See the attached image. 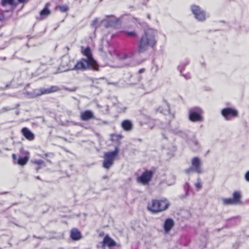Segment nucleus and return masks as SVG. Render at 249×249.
<instances>
[{
	"mask_svg": "<svg viewBox=\"0 0 249 249\" xmlns=\"http://www.w3.org/2000/svg\"><path fill=\"white\" fill-rule=\"evenodd\" d=\"M82 54L86 57L79 62V69H92L94 71L99 70V66L92 57L91 51L89 47H81Z\"/></svg>",
	"mask_w": 249,
	"mask_h": 249,
	"instance_id": "1",
	"label": "nucleus"
},
{
	"mask_svg": "<svg viewBox=\"0 0 249 249\" xmlns=\"http://www.w3.org/2000/svg\"><path fill=\"white\" fill-rule=\"evenodd\" d=\"M156 43L155 32L152 29H147L142 36L138 46L140 52L145 50L148 47L153 46Z\"/></svg>",
	"mask_w": 249,
	"mask_h": 249,
	"instance_id": "2",
	"label": "nucleus"
},
{
	"mask_svg": "<svg viewBox=\"0 0 249 249\" xmlns=\"http://www.w3.org/2000/svg\"><path fill=\"white\" fill-rule=\"evenodd\" d=\"M78 69V62L71 60L68 55H64L61 58V63L58 68L57 72H62L72 70Z\"/></svg>",
	"mask_w": 249,
	"mask_h": 249,
	"instance_id": "3",
	"label": "nucleus"
},
{
	"mask_svg": "<svg viewBox=\"0 0 249 249\" xmlns=\"http://www.w3.org/2000/svg\"><path fill=\"white\" fill-rule=\"evenodd\" d=\"M170 203L166 199H154L148 205V209L151 212L156 213L167 209Z\"/></svg>",
	"mask_w": 249,
	"mask_h": 249,
	"instance_id": "4",
	"label": "nucleus"
},
{
	"mask_svg": "<svg viewBox=\"0 0 249 249\" xmlns=\"http://www.w3.org/2000/svg\"><path fill=\"white\" fill-rule=\"evenodd\" d=\"M119 152V149L116 147L113 151L107 152L104 154L103 166L106 169H108L113 164Z\"/></svg>",
	"mask_w": 249,
	"mask_h": 249,
	"instance_id": "5",
	"label": "nucleus"
},
{
	"mask_svg": "<svg viewBox=\"0 0 249 249\" xmlns=\"http://www.w3.org/2000/svg\"><path fill=\"white\" fill-rule=\"evenodd\" d=\"M202 110L200 108L194 107L189 111V119L192 122H201L203 120L202 116Z\"/></svg>",
	"mask_w": 249,
	"mask_h": 249,
	"instance_id": "6",
	"label": "nucleus"
},
{
	"mask_svg": "<svg viewBox=\"0 0 249 249\" xmlns=\"http://www.w3.org/2000/svg\"><path fill=\"white\" fill-rule=\"evenodd\" d=\"M192 172H195L198 174L202 172L201 162L200 159L197 157L193 158L192 160V166L186 170V172L188 174Z\"/></svg>",
	"mask_w": 249,
	"mask_h": 249,
	"instance_id": "7",
	"label": "nucleus"
},
{
	"mask_svg": "<svg viewBox=\"0 0 249 249\" xmlns=\"http://www.w3.org/2000/svg\"><path fill=\"white\" fill-rule=\"evenodd\" d=\"M221 114L226 120H231L238 116V111L232 107H226L221 110Z\"/></svg>",
	"mask_w": 249,
	"mask_h": 249,
	"instance_id": "8",
	"label": "nucleus"
},
{
	"mask_svg": "<svg viewBox=\"0 0 249 249\" xmlns=\"http://www.w3.org/2000/svg\"><path fill=\"white\" fill-rule=\"evenodd\" d=\"M191 11L195 18L200 21H203L206 18V14L205 11L199 6L193 5L191 6Z\"/></svg>",
	"mask_w": 249,
	"mask_h": 249,
	"instance_id": "9",
	"label": "nucleus"
},
{
	"mask_svg": "<svg viewBox=\"0 0 249 249\" xmlns=\"http://www.w3.org/2000/svg\"><path fill=\"white\" fill-rule=\"evenodd\" d=\"M152 176V173L150 171L145 172L137 178L138 182L146 185L150 181Z\"/></svg>",
	"mask_w": 249,
	"mask_h": 249,
	"instance_id": "10",
	"label": "nucleus"
},
{
	"mask_svg": "<svg viewBox=\"0 0 249 249\" xmlns=\"http://www.w3.org/2000/svg\"><path fill=\"white\" fill-rule=\"evenodd\" d=\"M102 243V249H105L106 247L112 249V248L117 246L116 243L108 235L105 236Z\"/></svg>",
	"mask_w": 249,
	"mask_h": 249,
	"instance_id": "11",
	"label": "nucleus"
},
{
	"mask_svg": "<svg viewBox=\"0 0 249 249\" xmlns=\"http://www.w3.org/2000/svg\"><path fill=\"white\" fill-rule=\"evenodd\" d=\"M50 3H47L45 4L44 8L41 10L39 13V16L36 17V19L39 20H41L46 18L51 14V11L49 9Z\"/></svg>",
	"mask_w": 249,
	"mask_h": 249,
	"instance_id": "12",
	"label": "nucleus"
},
{
	"mask_svg": "<svg viewBox=\"0 0 249 249\" xmlns=\"http://www.w3.org/2000/svg\"><path fill=\"white\" fill-rule=\"evenodd\" d=\"M22 135L29 141H33L35 139V135L28 128L24 127L21 130Z\"/></svg>",
	"mask_w": 249,
	"mask_h": 249,
	"instance_id": "13",
	"label": "nucleus"
},
{
	"mask_svg": "<svg viewBox=\"0 0 249 249\" xmlns=\"http://www.w3.org/2000/svg\"><path fill=\"white\" fill-rule=\"evenodd\" d=\"M174 221L171 218H167L165 220L163 224V228L165 232H168L173 227Z\"/></svg>",
	"mask_w": 249,
	"mask_h": 249,
	"instance_id": "14",
	"label": "nucleus"
},
{
	"mask_svg": "<svg viewBox=\"0 0 249 249\" xmlns=\"http://www.w3.org/2000/svg\"><path fill=\"white\" fill-rule=\"evenodd\" d=\"M80 117L82 120L87 121L94 118V115L92 111L90 110H86L81 113Z\"/></svg>",
	"mask_w": 249,
	"mask_h": 249,
	"instance_id": "15",
	"label": "nucleus"
},
{
	"mask_svg": "<svg viewBox=\"0 0 249 249\" xmlns=\"http://www.w3.org/2000/svg\"><path fill=\"white\" fill-rule=\"evenodd\" d=\"M32 162L34 164H36L37 165L36 167V171L39 170L42 167H45L46 166L45 162L41 160H32Z\"/></svg>",
	"mask_w": 249,
	"mask_h": 249,
	"instance_id": "16",
	"label": "nucleus"
},
{
	"mask_svg": "<svg viewBox=\"0 0 249 249\" xmlns=\"http://www.w3.org/2000/svg\"><path fill=\"white\" fill-rule=\"evenodd\" d=\"M241 193L239 191H235L233 194L232 199L234 203L237 204L240 203Z\"/></svg>",
	"mask_w": 249,
	"mask_h": 249,
	"instance_id": "17",
	"label": "nucleus"
},
{
	"mask_svg": "<svg viewBox=\"0 0 249 249\" xmlns=\"http://www.w3.org/2000/svg\"><path fill=\"white\" fill-rule=\"evenodd\" d=\"M70 237L73 241L78 240V229L73 228L71 231Z\"/></svg>",
	"mask_w": 249,
	"mask_h": 249,
	"instance_id": "18",
	"label": "nucleus"
},
{
	"mask_svg": "<svg viewBox=\"0 0 249 249\" xmlns=\"http://www.w3.org/2000/svg\"><path fill=\"white\" fill-rule=\"evenodd\" d=\"M122 126L124 130L128 131L131 129L132 124L129 121L125 120L122 122Z\"/></svg>",
	"mask_w": 249,
	"mask_h": 249,
	"instance_id": "19",
	"label": "nucleus"
},
{
	"mask_svg": "<svg viewBox=\"0 0 249 249\" xmlns=\"http://www.w3.org/2000/svg\"><path fill=\"white\" fill-rule=\"evenodd\" d=\"M28 160V157L26 156L19 157L17 160V163L20 165H24Z\"/></svg>",
	"mask_w": 249,
	"mask_h": 249,
	"instance_id": "20",
	"label": "nucleus"
},
{
	"mask_svg": "<svg viewBox=\"0 0 249 249\" xmlns=\"http://www.w3.org/2000/svg\"><path fill=\"white\" fill-rule=\"evenodd\" d=\"M33 91L35 98L45 94V91H44V89L43 88H41L40 89H35Z\"/></svg>",
	"mask_w": 249,
	"mask_h": 249,
	"instance_id": "21",
	"label": "nucleus"
},
{
	"mask_svg": "<svg viewBox=\"0 0 249 249\" xmlns=\"http://www.w3.org/2000/svg\"><path fill=\"white\" fill-rule=\"evenodd\" d=\"M159 110L160 112L164 114L168 113L169 112V106L167 104L164 103L161 107H160Z\"/></svg>",
	"mask_w": 249,
	"mask_h": 249,
	"instance_id": "22",
	"label": "nucleus"
},
{
	"mask_svg": "<svg viewBox=\"0 0 249 249\" xmlns=\"http://www.w3.org/2000/svg\"><path fill=\"white\" fill-rule=\"evenodd\" d=\"M1 5L4 6L7 5H15L16 3L15 2L14 0H1Z\"/></svg>",
	"mask_w": 249,
	"mask_h": 249,
	"instance_id": "23",
	"label": "nucleus"
},
{
	"mask_svg": "<svg viewBox=\"0 0 249 249\" xmlns=\"http://www.w3.org/2000/svg\"><path fill=\"white\" fill-rule=\"evenodd\" d=\"M59 90L57 86H52L51 88L45 89L44 91H45V94H48L52 92L57 91Z\"/></svg>",
	"mask_w": 249,
	"mask_h": 249,
	"instance_id": "24",
	"label": "nucleus"
},
{
	"mask_svg": "<svg viewBox=\"0 0 249 249\" xmlns=\"http://www.w3.org/2000/svg\"><path fill=\"white\" fill-rule=\"evenodd\" d=\"M189 64V61L186 60L185 62L180 64L178 67V69L180 73H182V71L184 70L185 67Z\"/></svg>",
	"mask_w": 249,
	"mask_h": 249,
	"instance_id": "25",
	"label": "nucleus"
},
{
	"mask_svg": "<svg viewBox=\"0 0 249 249\" xmlns=\"http://www.w3.org/2000/svg\"><path fill=\"white\" fill-rule=\"evenodd\" d=\"M223 202L226 205L236 204L232 198H227L223 199Z\"/></svg>",
	"mask_w": 249,
	"mask_h": 249,
	"instance_id": "26",
	"label": "nucleus"
},
{
	"mask_svg": "<svg viewBox=\"0 0 249 249\" xmlns=\"http://www.w3.org/2000/svg\"><path fill=\"white\" fill-rule=\"evenodd\" d=\"M14 109H15V107H3L0 110V113H3L7 111L13 110Z\"/></svg>",
	"mask_w": 249,
	"mask_h": 249,
	"instance_id": "27",
	"label": "nucleus"
},
{
	"mask_svg": "<svg viewBox=\"0 0 249 249\" xmlns=\"http://www.w3.org/2000/svg\"><path fill=\"white\" fill-rule=\"evenodd\" d=\"M57 8L59 9V10L62 12H66L68 10V7L66 5H59L57 6Z\"/></svg>",
	"mask_w": 249,
	"mask_h": 249,
	"instance_id": "28",
	"label": "nucleus"
},
{
	"mask_svg": "<svg viewBox=\"0 0 249 249\" xmlns=\"http://www.w3.org/2000/svg\"><path fill=\"white\" fill-rule=\"evenodd\" d=\"M24 95L27 96L29 98H35L34 94H33V91L31 92L29 91H26L24 93Z\"/></svg>",
	"mask_w": 249,
	"mask_h": 249,
	"instance_id": "29",
	"label": "nucleus"
},
{
	"mask_svg": "<svg viewBox=\"0 0 249 249\" xmlns=\"http://www.w3.org/2000/svg\"><path fill=\"white\" fill-rule=\"evenodd\" d=\"M64 89L66 90H67V91H70V92H74V91H76V90H77V87H73V88H69L65 87V88H64Z\"/></svg>",
	"mask_w": 249,
	"mask_h": 249,
	"instance_id": "30",
	"label": "nucleus"
},
{
	"mask_svg": "<svg viewBox=\"0 0 249 249\" xmlns=\"http://www.w3.org/2000/svg\"><path fill=\"white\" fill-rule=\"evenodd\" d=\"M195 186L198 189H199L201 188V183L199 180H198L197 182L195 184Z\"/></svg>",
	"mask_w": 249,
	"mask_h": 249,
	"instance_id": "31",
	"label": "nucleus"
},
{
	"mask_svg": "<svg viewBox=\"0 0 249 249\" xmlns=\"http://www.w3.org/2000/svg\"><path fill=\"white\" fill-rule=\"evenodd\" d=\"M126 34L128 36H134L136 35L135 33L134 32H126Z\"/></svg>",
	"mask_w": 249,
	"mask_h": 249,
	"instance_id": "32",
	"label": "nucleus"
},
{
	"mask_svg": "<svg viewBox=\"0 0 249 249\" xmlns=\"http://www.w3.org/2000/svg\"><path fill=\"white\" fill-rule=\"evenodd\" d=\"M182 75L183 76V77L186 79H189L190 78H191V74L190 73H188L187 74H182Z\"/></svg>",
	"mask_w": 249,
	"mask_h": 249,
	"instance_id": "33",
	"label": "nucleus"
},
{
	"mask_svg": "<svg viewBox=\"0 0 249 249\" xmlns=\"http://www.w3.org/2000/svg\"><path fill=\"white\" fill-rule=\"evenodd\" d=\"M245 178L247 181L249 182V171L246 172L245 175Z\"/></svg>",
	"mask_w": 249,
	"mask_h": 249,
	"instance_id": "34",
	"label": "nucleus"
},
{
	"mask_svg": "<svg viewBox=\"0 0 249 249\" xmlns=\"http://www.w3.org/2000/svg\"><path fill=\"white\" fill-rule=\"evenodd\" d=\"M98 23V19H95L93 22H92V25L94 26V27H96L97 25V24Z\"/></svg>",
	"mask_w": 249,
	"mask_h": 249,
	"instance_id": "35",
	"label": "nucleus"
},
{
	"mask_svg": "<svg viewBox=\"0 0 249 249\" xmlns=\"http://www.w3.org/2000/svg\"><path fill=\"white\" fill-rule=\"evenodd\" d=\"M12 158H13V159L14 160H17V156H16V155L15 154H12Z\"/></svg>",
	"mask_w": 249,
	"mask_h": 249,
	"instance_id": "36",
	"label": "nucleus"
},
{
	"mask_svg": "<svg viewBox=\"0 0 249 249\" xmlns=\"http://www.w3.org/2000/svg\"><path fill=\"white\" fill-rule=\"evenodd\" d=\"M185 189L186 190V192L188 191L189 189V185L188 184H186L185 186Z\"/></svg>",
	"mask_w": 249,
	"mask_h": 249,
	"instance_id": "37",
	"label": "nucleus"
},
{
	"mask_svg": "<svg viewBox=\"0 0 249 249\" xmlns=\"http://www.w3.org/2000/svg\"><path fill=\"white\" fill-rule=\"evenodd\" d=\"M20 2H24L26 0H18Z\"/></svg>",
	"mask_w": 249,
	"mask_h": 249,
	"instance_id": "38",
	"label": "nucleus"
},
{
	"mask_svg": "<svg viewBox=\"0 0 249 249\" xmlns=\"http://www.w3.org/2000/svg\"><path fill=\"white\" fill-rule=\"evenodd\" d=\"M127 57V55L125 54V55H124V57H123V58H126Z\"/></svg>",
	"mask_w": 249,
	"mask_h": 249,
	"instance_id": "39",
	"label": "nucleus"
},
{
	"mask_svg": "<svg viewBox=\"0 0 249 249\" xmlns=\"http://www.w3.org/2000/svg\"><path fill=\"white\" fill-rule=\"evenodd\" d=\"M117 136L115 135H112V139H113V137H117Z\"/></svg>",
	"mask_w": 249,
	"mask_h": 249,
	"instance_id": "40",
	"label": "nucleus"
},
{
	"mask_svg": "<svg viewBox=\"0 0 249 249\" xmlns=\"http://www.w3.org/2000/svg\"><path fill=\"white\" fill-rule=\"evenodd\" d=\"M80 237H81V235H80V233L79 232V236H78L79 239L80 238Z\"/></svg>",
	"mask_w": 249,
	"mask_h": 249,
	"instance_id": "41",
	"label": "nucleus"
},
{
	"mask_svg": "<svg viewBox=\"0 0 249 249\" xmlns=\"http://www.w3.org/2000/svg\"><path fill=\"white\" fill-rule=\"evenodd\" d=\"M36 178H37V179H40V178H39V177H36Z\"/></svg>",
	"mask_w": 249,
	"mask_h": 249,
	"instance_id": "42",
	"label": "nucleus"
},
{
	"mask_svg": "<svg viewBox=\"0 0 249 249\" xmlns=\"http://www.w3.org/2000/svg\"><path fill=\"white\" fill-rule=\"evenodd\" d=\"M142 70H140V72H142Z\"/></svg>",
	"mask_w": 249,
	"mask_h": 249,
	"instance_id": "43",
	"label": "nucleus"
},
{
	"mask_svg": "<svg viewBox=\"0 0 249 249\" xmlns=\"http://www.w3.org/2000/svg\"><path fill=\"white\" fill-rule=\"evenodd\" d=\"M28 38H30L31 37L29 36H28Z\"/></svg>",
	"mask_w": 249,
	"mask_h": 249,
	"instance_id": "44",
	"label": "nucleus"
},
{
	"mask_svg": "<svg viewBox=\"0 0 249 249\" xmlns=\"http://www.w3.org/2000/svg\"><path fill=\"white\" fill-rule=\"evenodd\" d=\"M1 20V18H0V21Z\"/></svg>",
	"mask_w": 249,
	"mask_h": 249,
	"instance_id": "45",
	"label": "nucleus"
}]
</instances>
